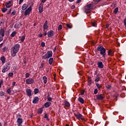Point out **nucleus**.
Wrapping results in <instances>:
<instances>
[{
    "label": "nucleus",
    "instance_id": "f257e3e1",
    "mask_svg": "<svg viewBox=\"0 0 126 126\" xmlns=\"http://www.w3.org/2000/svg\"><path fill=\"white\" fill-rule=\"evenodd\" d=\"M95 52H100V54L102 56L103 58H106V49L103 47V46L97 47Z\"/></svg>",
    "mask_w": 126,
    "mask_h": 126
},
{
    "label": "nucleus",
    "instance_id": "f03ea898",
    "mask_svg": "<svg viewBox=\"0 0 126 126\" xmlns=\"http://www.w3.org/2000/svg\"><path fill=\"white\" fill-rule=\"evenodd\" d=\"M19 48H20V45L17 44L12 48V57H15L16 54H17L18 51H19Z\"/></svg>",
    "mask_w": 126,
    "mask_h": 126
},
{
    "label": "nucleus",
    "instance_id": "7ed1b4c3",
    "mask_svg": "<svg viewBox=\"0 0 126 126\" xmlns=\"http://www.w3.org/2000/svg\"><path fill=\"white\" fill-rule=\"evenodd\" d=\"M10 63L9 62L6 63L2 68V72H5V71H8L10 69Z\"/></svg>",
    "mask_w": 126,
    "mask_h": 126
},
{
    "label": "nucleus",
    "instance_id": "20e7f679",
    "mask_svg": "<svg viewBox=\"0 0 126 126\" xmlns=\"http://www.w3.org/2000/svg\"><path fill=\"white\" fill-rule=\"evenodd\" d=\"M26 82L27 84H33L34 83V81L32 78L28 79L26 80Z\"/></svg>",
    "mask_w": 126,
    "mask_h": 126
},
{
    "label": "nucleus",
    "instance_id": "39448f33",
    "mask_svg": "<svg viewBox=\"0 0 126 126\" xmlns=\"http://www.w3.org/2000/svg\"><path fill=\"white\" fill-rule=\"evenodd\" d=\"M32 10V7L31 6L29 7L25 11V15L26 16L27 15H29L30 14L31 11Z\"/></svg>",
    "mask_w": 126,
    "mask_h": 126
},
{
    "label": "nucleus",
    "instance_id": "423d86ee",
    "mask_svg": "<svg viewBox=\"0 0 126 126\" xmlns=\"http://www.w3.org/2000/svg\"><path fill=\"white\" fill-rule=\"evenodd\" d=\"M18 126H22V123H23V120L22 118H18L17 121Z\"/></svg>",
    "mask_w": 126,
    "mask_h": 126
},
{
    "label": "nucleus",
    "instance_id": "0eeeda50",
    "mask_svg": "<svg viewBox=\"0 0 126 126\" xmlns=\"http://www.w3.org/2000/svg\"><path fill=\"white\" fill-rule=\"evenodd\" d=\"M96 96L97 100H103L104 98V95L102 94H97Z\"/></svg>",
    "mask_w": 126,
    "mask_h": 126
},
{
    "label": "nucleus",
    "instance_id": "6e6552de",
    "mask_svg": "<svg viewBox=\"0 0 126 126\" xmlns=\"http://www.w3.org/2000/svg\"><path fill=\"white\" fill-rule=\"evenodd\" d=\"M26 93L29 97H31L32 96V91L30 89H27L26 90Z\"/></svg>",
    "mask_w": 126,
    "mask_h": 126
},
{
    "label": "nucleus",
    "instance_id": "1a4fd4ad",
    "mask_svg": "<svg viewBox=\"0 0 126 126\" xmlns=\"http://www.w3.org/2000/svg\"><path fill=\"white\" fill-rule=\"evenodd\" d=\"M39 100H40V98L38 96H35L32 100V103L33 104H37L39 102Z\"/></svg>",
    "mask_w": 126,
    "mask_h": 126
},
{
    "label": "nucleus",
    "instance_id": "9d476101",
    "mask_svg": "<svg viewBox=\"0 0 126 126\" xmlns=\"http://www.w3.org/2000/svg\"><path fill=\"white\" fill-rule=\"evenodd\" d=\"M74 115L75 117L77 118V119H81L82 120H84V118L83 117V116H82V115H81V114H75Z\"/></svg>",
    "mask_w": 126,
    "mask_h": 126
},
{
    "label": "nucleus",
    "instance_id": "9b49d317",
    "mask_svg": "<svg viewBox=\"0 0 126 126\" xmlns=\"http://www.w3.org/2000/svg\"><path fill=\"white\" fill-rule=\"evenodd\" d=\"M38 8L39 13H42L43 12V4L42 3L39 4Z\"/></svg>",
    "mask_w": 126,
    "mask_h": 126
},
{
    "label": "nucleus",
    "instance_id": "f8f14e48",
    "mask_svg": "<svg viewBox=\"0 0 126 126\" xmlns=\"http://www.w3.org/2000/svg\"><path fill=\"white\" fill-rule=\"evenodd\" d=\"M46 55H47L48 58L49 59V58L53 57V52L52 51H49L47 52Z\"/></svg>",
    "mask_w": 126,
    "mask_h": 126
},
{
    "label": "nucleus",
    "instance_id": "ddd939ff",
    "mask_svg": "<svg viewBox=\"0 0 126 126\" xmlns=\"http://www.w3.org/2000/svg\"><path fill=\"white\" fill-rule=\"evenodd\" d=\"M97 65L99 68H103L104 67V65L103 64V63H102L101 62H98Z\"/></svg>",
    "mask_w": 126,
    "mask_h": 126
},
{
    "label": "nucleus",
    "instance_id": "4468645a",
    "mask_svg": "<svg viewBox=\"0 0 126 126\" xmlns=\"http://www.w3.org/2000/svg\"><path fill=\"white\" fill-rule=\"evenodd\" d=\"M47 35L48 37H53L54 35V31H50L47 32Z\"/></svg>",
    "mask_w": 126,
    "mask_h": 126
},
{
    "label": "nucleus",
    "instance_id": "2eb2a0df",
    "mask_svg": "<svg viewBox=\"0 0 126 126\" xmlns=\"http://www.w3.org/2000/svg\"><path fill=\"white\" fill-rule=\"evenodd\" d=\"M48 28H49V26H48V21H46L43 25L44 31H45V29H48Z\"/></svg>",
    "mask_w": 126,
    "mask_h": 126
},
{
    "label": "nucleus",
    "instance_id": "dca6fc26",
    "mask_svg": "<svg viewBox=\"0 0 126 126\" xmlns=\"http://www.w3.org/2000/svg\"><path fill=\"white\" fill-rule=\"evenodd\" d=\"M0 35L2 36V37H4V29H1L0 30Z\"/></svg>",
    "mask_w": 126,
    "mask_h": 126
},
{
    "label": "nucleus",
    "instance_id": "f3484780",
    "mask_svg": "<svg viewBox=\"0 0 126 126\" xmlns=\"http://www.w3.org/2000/svg\"><path fill=\"white\" fill-rule=\"evenodd\" d=\"M64 103L66 107H67L68 108H69V107H70V104L69 103V102H68V101L65 100L64 101Z\"/></svg>",
    "mask_w": 126,
    "mask_h": 126
},
{
    "label": "nucleus",
    "instance_id": "a211bd4d",
    "mask_svg": "<svg viewBox=\"0 0 126 126\" xmlns=\"http://www.w3.org/2000/svg\"><path fill=\"white\" fill-rule=\"evenodd\" d=\"M78 101L80 102V103H81V104H84V99H83V98L79 97L78 98Z\"/></svg>",
    "mask_w": 126,
    "mask_h": 126
},
{
    "label": "nucleus",
    "instance_id": "6ab92c4d",
    "mask_svg": "<svg viewBox=\"0 0 126 126\" xmlns=\"http://www.w3.org/2000/svg\"><path fill=\"white\" fill-rule=\"evenodd\" d=\"M50 106H51V102H47L44 104V107H45V108H49Z\"/></svg>",
    "mask_w": 126,
    "mask_h": 126
},
{
    "label": "nucleus",
    "instance_id": "aec40b11",
    "mask_svg": "<svg viewBox=\"0 0 126 126\" xmlns=\"http://www.w3.org/2000/svg\"><path fill=\"white\" fill-rule=\"evenodd\" d=\"M53 62H54V58H50L48 61V63H49V64H50V65L53 64Z\"/></svg>",
    "mask_w": 126,
    "mask_h": 126
},
{
    "label": "nucleus",
    "instance_id": "412c9836",
    "mask_svg": "<svg viewBox=\"0 0 126 126\" xmlns=\"http://www.w3.org/2000/svg\"><path fill=\"white\" fill-rule=\"evenodd\" d=\"M22 10H25L28 7V5L27 4H24L22 6Z\"/></svg>",
    "mask_w": 126,
    "mask_h": 126
},
{
    "label": "nucleus",
    "instance_id": "4be33fe9",
    "mask_svg": "<svg viewBox=\"0 0 126 126\" xmlns=\"http://www.w3.org/2000/svg\"><path fill=\"white\" fill-rule=\"evenodd\" d=\"M20 24H21V23L18 22L16 23V24L14 26V28H20Z\"/></svg>",
    "mask_w": 126,
    "mask_h": 126
},
{
    "label": "nucleus",
    "instance_id": "5701e85b",
    "mask_svg": "<svg viewBox=\"0 0 126 126\" xmlns=\"http://www.w3.org/2000/svg\"><path fill=\"white\" fill-rule=\"evenodd\" d=\"M88 81H89L88 85H89V86H90V85H91V83H92V80H91V77H89Z\"/></svg>",
    "mask_w": 126,
    "mask_h": 126
},
{
    "label": "nucleus",
    "instance_id": "b1692460",
    "mask_svg": "<svg viewBox=\"0 0 126 126\" xmlns=\"http://www.w3.org/2000/svg\"><path fill=\"white\" fill-rule=\"evenodd\" d=\"M0 61L2 62V63L3 64L4 63H5V58H4V56H2L0 58Z\"/></svg>",
    "mask_w": 126,
    "mask_h": 126
},
{
    "label": "nucleus",
    "instance_id": "393cba45",
    "mask_svg": "<svg viewBox=\"0 0 126 126\" xmlns=\"http://www.w3.org/2000/svg\"><path fill=\"white\" fill-rule=\"evenodd\" d=\"M85 13H86V14H87V13H90V12H91V9L90 8L86 9L85 10Z\"/></svg>",
    "mask_w": 126,
    "mask_h": 126
},
{
    "label": "nucleus",
    "instance_id": "a878e982",
    "mask_svg": "<svg viewBox=\"0 0 126 126\" xmlns=\"http://www.w3.org/2000/svg\"><path fill=\"white\" fill-rule=\"evenodd\" d=\"M43 111H44V108L42 107L40 108L38 111V114H42V113H43Z\"/></svg>",
    "mask_w": 126,
    "mask_h": 126
},
{
    "label": "nucleus",
    "instance_id": "bb28decb",
    "mask_svg": "<svg viewBox=\"0 0 126 126\" xmlns=\"http://www.w3.org/2000/svg\"><path fill=\"white\" fill-rule=\"evenodd\" d=\"M108 56H110V55H111V56H113L114 55V53H113V51L111 50H109L108 52Z\"/></svg>",
    "mask_w": 126,
    "mask_h": 126
},
{
    "label": "nucleus",
    "instance_id": "cd10ccee",
    "mask_svg": "<svg viewBox=\"0 0 126 126\" xmlns=\"http://www.w3.org/2000/svg\"><path fill=\"white\" fill-rule=\"evenodd\" d=\"M42 78H43L44 83H45V84H46V83H47V77L44 76V77H43Z\"/></svg>",
    "mask_w": 126,
    "mask_h": 126
},
{
    "label": "nucleus",
    "instance_id": "c85d7f7f",
    "mask_svg": "<svg viewBox=\"0 0 126 126\" xmlns=\"http://www.w3.org/2000/svg\"><path fill=\"white\" fill-rule=\"evenodd\" d=\"M118 11H119V8L118 7H116L114 10V13H115V14H117V13H118Z\"/></svg>",
    "mask_w": 126,
    "mask_h": 126
},
{
    "label": "nucleus",
    "instance_id": "c756f323",
    "mask_svg": "<svg viewBox=\"0 0 126 126\" xmlns=\"http://www.w3.org/2000/svg\"><path fill=\"white\" fill-rule=\"evenodd\" d=\"M42 60H47V59H49L48 58V56L47 54H45L42 57Z\"/></svg>",
    "mask_w": 126,
    "mask_h": 126
},
{
    "label": "nucleus",
    "instance_id": "7c9ffc66",
    "mask_svg": "<svg viewBox=\"0 0 126 126\" xmlns=\"http://www.w3.org/2000/svg\"><path fill=\"white\" fill-rule=\"evenodd\" d=\"M34 93L35 95H36V94H37V93H39V89H35L34 90Z\"/></svg>",
    "mask_w": 126,
    "mask_h": 126
},
{
    "label": "nucleus",
    "instance_id": "2f4dec72",
    "mask_svg": "<svg viewBox=\"0 0 126 126\" xmlns=\"http://www.w3.org/2000/svg\"><path fill=\"white\" fill-rule=\"evenodd\" d=\"M1 11L3 13H4V12L7 11V8H3L1 9Z\"/></svg>",
    "mask_w": 126,
    "mask_h": 126
},
{
    "label": "nucleus",
    "instance_id": "473e14b6",
    "mask_svg": "<svg viewBox=\"0 0 126 126\" xmlns=\"http://www.w3.org/2000/svg\"><path fill=\"white\" fill-rule=\"evenodd\" d=\"M7 50H8V48L7 47H4L2 49V51L4 53L6 52Z\"/></svg>",
    "mask_w": 126,
    "mask_h": 126
},
{
    "label": "nucleus",
    "instance_id": "72a5a7b5",
    "mask_svg": "<svg viewBox=\"0 0 126 126\" xmlns=\"http://www.w3.org/2000/svg\"><path fill=\"white\" fill-rule=\"evenodd\" d=\"M98 76H99L97 75L96 78L94 80V81L95 82H98L100 81V77H98Z\"/></svg>",
    "mask_w": 126,
    "mask_h": 126
},
{
    "label": "nucleus",
    "instance_id": "f704fd0d",
    "mask_svg": "<svg viewBox=\"0 0 126 126\" xmlns=\"http://www.w3.org/2000/svg\"><path fill=\"white\" fill-rule=\"evenodd\" d=\"M16 35V32L14 31L11 34V37H14Z\"/></svg>",
    "mask_w": 126,
    "mask_h": 126
},
{
    "label": "nucleus",
    "instance_id": "c9c22d12",
    "mask_svg": "<svg viewBox=\"0 0 126 126\" xmlns=\"http://www.w3.org/2000/svg\"><path fill=\"white\" fill-rule=\"evenodd\" d=\"M44 119H47V121H49V118L48 117V114L47 113L44 114Z\"/></svg>",
    "mask_w": 126,
    "mask_h": 126
},
{
    "label": "nucleus",
    "instance_id": "e433bc0d",
    "mask_svg": "<svg viewBox=\"0 0 126 126\" xmlns=\"http://www.w3.org/2000/svg\"><path fill=\"white\" fill-rule=\"evenodd\" d=\"M96 86L97 87V88L98 89H101V87H102L101 86V85H100L99 84H98V83H96Z\"/></svg>",
    "mask_w": 126,
    "mask_h": 126
},
{
    "label": "nucleus",
    "instance_id": "4c0bfd02",
    "mask_svg": "<svg viewBox=\"0 0 126 126\" xmlns=\"http://www.w3.org/2000/svg\"><path fill=\"white\" fill-rule=\"evenodd\" d=\"M7 92L8 94H10L11 93V88L8 89L7 90Z\"/></svg>",
    "mask_w": 126,
    "mask_h": 126
},
{
    "label": "nucleus",
    "instance_id": "58836bf2",
    "mask_svg": "<svg viewBox=\"0 0 126 126\" xmlns=\"http://www.w3.org/2000/svg\"><path fill=\"white\" fill-rule=\"evenodd\" d=\"M93 5L92 4H90L89 5H87V8H91V7H93Z\"/></svg>",
    "mask_w": 126,
    "mask_h": 126
},
{
    "label": "nucleus",
    "instance_id": "ea45409f",
    "mask_svg": "<svg viewBox=\"0 0 126 126\" xmlns=\"http://www.w3.org/2000/svg\"><path fill=\"white\" fill-rule=\"evenodd\" d=\"M0 96H1V97H2V96H4V93L2 91L0 92Z\"/></svg>",
    "mask_w": 126,
    "mask_h": 126
},
{
    "label": "nucleus",
    "instance_id": "a19ab883",
    "mask_svg": "<svg viewBox=\"0 0 126 126\" xmlns=\"http://www.w3.org/2000/svg\"><path fill=\"white\" fill-rule=\"evenodd\" d=\"M58 30H61V29H63V26L62 25H60L58 28Z\"/></svg>",
    "mask_w": 126,
    "mask_h": 126
},
{
    "label": "nucleus",
    "instance_id": "79ce46f5",
    "mask_svg": "<svg viewBox=\"0 0 126 126\" xmlns=\"http://www.w3.org/2000/svg\"><path fill=\"white\" fill-rule=\"evenodd\" d=\"M24 40H25V36H23L21 37V42H23V41H24Z\"/></svg>",
    "mask_w": 126,
    "mask_h": 126
},
{
    "label": "nucleus",
    "instance_id": "37998d69",
    "mask_svg": "<svg viewBox=\"0 0 126 126\" xmlns=\"http://www.w3.org/2000/svg\"><path fill=\"white\" fill-rule=\"evenodd\" d=\"M5 5H11V1H9L8 2H6Z\"/></svg>",
    "mask_w": 126,
    "mask_h": 126
},
{
    "label": "nucleus",
    "instance_id": "c03bdc74",
    "mask_svg": "<svg viewBox=\"0 0 126 126\" xmlns=\"http://www.w3.org/2000/svg\"><path fill=\"white\" fill-rule=\"evenodd\" d=\"M106 88L107 89H111V88H112V86H111L110 85H108L106 86Z\"/></svg>",
    "mask_w": 126,
    "mask_h": 126
},
{
    "label": "nucleus",
    "instance_id": "a18cd8bd",
    "mask_svg": "<svg viewBox=\"0 0 126 126\" xmlns=\"http://www.w3.org/2000/svg\"><path fill=\"white\" fill-rule=\"evenodd\" d=\"M66 26L68 28H69V29H71V26H70V25L69 24H66Z\"/></svg>",
    "mask_w": 126,
    "mask_h": 126
},
{
    "label": "nucleus",
    "instance_id": "49530a36",
    "mask_svg": "<svg viewBox=\"0 0 126 126\" xmlns=\"http://www.w3.org/2000/svg\"><path fill=\"white\" fill-rule=\"evenodd\" d=\"M44 65H45V63H42L39 67V68H43L44 67Z\"/></svg>",
    "mask_w": 126,
    "mask_h": 126
},
{
    "label": "nucleus",
    "instance_id": "de8ad7c7",
    "mask_svg": "<svg viewBox=\"0 0 126 126\" xmlns=\"http://www.w3.org/2000/svg\"><path fill=\"white\" fill-rule=\"evenodd\" d=\"M26 77H29V76H30V74L29 73H26L25 74Z\"/></svg>",
    "mask_w": 126,
    "mask_h": 126
},
{
    "label": "nucleus",
    "instance_id": "09e8293b",
    "mask_svg": "<svg viewBox=\"0 0 126 126\" xmlns=\"http://www.w3.org/2000/svg\"><path fill=\"white\" fill-rule=\"evenodd\" d=\"M41 47H45V42H41Z\"/></svg>",
    "mask_w": 126,
    "mask_h": 126
},
{
    "label": "nucleus",
    "instance_id": "8fccbe9b",
    "mask_svg": "<svg viewBox=\"0 0 126 126\" xmlns=\"http://www.w3.org/2000/svg\"><path fill=\"white\" fill-rule=\"evenodd\" d=\"M98 93V90L95 89L94 91V94H97Z\"/></svg>",
    "mask_w": 126,
    "mask_h": 126
},
{
    "label": "nucleus",
    "instance_id": "3c124183",
    "mask_svg": "<svg viewBox=\"0 0 126 126\" xmlns=\"http://www.w3.org/2000/svg\"><path fill=\"white\" fill-rule=\"evenodd\" d=\"M13 76V73L12 72H10L8 74V76Z\"/></svg>",
    "mask_w": 126,
    "mask_h": 126
},
{
    "label": "nucleus",
    "instance_id": "603ef678",
    "mask_svg": "<svg viewBox=\"0 0 126 126\" xmlns=\"http://www.w3.org/2000/svg\"><path fill=\"white\" fill-rule=\"evenodd\" d=\"M16 14V11H14L12 12V15H15Z\"/></svg>",
    "mask_w": 126,
    "mask_h": 126
},
{
    "label": "nucleus",
    "instance_id": "864d4df0",
    "mask_svg": "<svg viewBox=\"0 0 126 126\" xmlns=\"http://www.w3.org/2000/svg\"><path fill=\"white\" fill-rule=\"evenodd\" d=\"M92 26H93V27H95V25H96V23H95V22H92Z\"/></svg>",
    "mask_w": 126,
    "mask_h": 126
},
{
    "label": "nucleus",
    "instance_id": "5fc2aeb1",
    "mask_svg": "<svg viewBox=\"0 0 126 126\" xmlns=\"http://www.w3.org/2000/svg\"><path fill=\"white\" fill-rule=\"evenodd\" d=\"M6 5V7H7V8H9V7H11V5Z\"/></svg>",
    "mask_w": 126,
    "mask_h": 126
},
{
    "label": "nucleus",
    "instance_id": "6e6d98bb",
    "mask_svg": "<svg viewBox=\"0 0 126 126\" xmlns=\"http://www.w3.org/2000/svg\"><path fill=\"white\" fill-rule=\"evenodd\" d=\"M71 9H74L75 8V5H72L71 6Z\"/></svg>",
    "mask_w": 126,
    "mask_h": 126
},
{
    "label": "nucleus",
    "instance_id": "4d7b16f0",
    "mask_svg": "<svg viewBox=\"0 0 126 126\" xmlns=\"http://www.w3.org/2000/svg\"><path fill=\"white\" fill-rule=\"evenodd\" d=\"M23 0H20L19 4H21V3L23 2Z\"/></svg>",
    "mask_w": 126,
    "mask_h": 126
},
{
    "label": "nucleus",
    "instance_id": "13d9d810",
    "mask_svg": "<svg viewBox=\"0 0 126 126\" xmlns=\"http://www.w3.org/2000/svg\"><path fill=\"white\" fill-rule=\"evenodd\" d=\"M3 40V37L2 36H0V42H1Z\"/></svg>",
    "mask_w": 126,
    "mask_h": 126
},
{
    "label": "nucleus",
    "instance_id": "bf43d9fd",
    "mask_svg": "<svg viewBox=\"0 0 126 126\" xmlns=\"http://www.w3.org/2000/svg\"><path fill=\"white\" fill-rule=\"evenodd\" d=\"M38 36H39V37H40V38H41V37H43V34H42V33H39V34H38Z\"/></svg>",
    "mask_w": 126,
    "mask_h": 126
},
{
    "label": "nucleus",
    "instance_id": "052dcab7",
    "mask_svg": "<svg viewBox=\"0 0 126 126\" xmlns=\"http://www.w3.org/2000/svg\"><path fill=\"white\" fill-rule=\"evenodd\" d=\"M52 97H49L48 98V101H52Z\"/></svg>",
    "mask_w": 126,
    "mask_h": 126
},
{
    "label": "nucleus",
    "instance_id": "680f3d73",
    "mask_svg": "<svg viewBox=\"0 0 126 126\" xmlns=\"http://www.w3.org/2000/svg\"><path fill=\"white\" fill-rule=\"evenodd\" d=\"M10 12H11V9H10L7 13V14H10Z\"/></svg>",
    "mask_w": 126,
    "mask_h": 126
},
{
    "label": "nucleus",
    "instance_id": "e2e57ef3",
    "mask_svg": "<svg viewBox=\"0 0 126 126\" xmlns=\"http://www.w3.org/2000/svg\"><path fill=\"white\" fill-rule=\"evenodd\" d=\"M84 90H83L82 92L81 93V95H84Z\"/></svg>",
    "mask_w": 126,
    "mask_h": 126
},
{
    "label": "nucleus",
    "instance_id": "0e129e2a",
    "mask_svg": "<svg viewBox=\"0 0 126 126\" xmlns=\"http://www.w3.org/2000/svg\"><path fill=\"white\" fill-rule=\"evenodd\" d=\"M81 1V0H77L76 1V3H79Z\"/></svg>",
    "mask_w": 126,
    "mask_h": 126
},
{
    "label": "nucleus",
    "instance_id": "69168bd1",
    "mask_svg": "<svg viewBox=\"0 0 126 126\" xmlns=\"http://www.w3.org/2000/svg\"><path fill=\"white\" fill-rule=\"evenodd\" d=\"M16 82H13V83H12V85L13 86H14L15 85V84H16Z\"/></svg>",
    "mask_w": 126,
    "mask_h": 126
},
{
    "label": "nucleus",
    "instance_id": "338daca9",
    "mask_svg": "<svg viewBox=\"0 0 126 126\" xmlns=\"http://www.w3.org/2000/svg\"><path fill=\"white\" fill-rule=\"evenodd\" d=\"M2 45H3V43H1V44H0V48H1V47H2Z\"/></svg>",
    "mask_w": 126,
    "mask_h": 126
},
{
    "label": "nucleus",
    "instance_id": "774afa93",
    "mask_svg": "<svg viewBox=\"0 0 126 126\" xmlns=\"http://www.w3.org/2000/svg\"><path fill=\"white\" fill-rule=\"evenodd\" d=\"M108 27H109V24H106V28H108Z\"/></svg>",
    "mask_w": 126,
    "mask_h": 126
}]
</instances>
